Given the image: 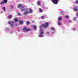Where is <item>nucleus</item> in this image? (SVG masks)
<instances>
[{
	"label": "nucleus",
	"instance_id": "1",
	"mask_svg": "<svg viewBox=\"0 0 78 78\" xmlns=\"http://www.w3.org/2000/svg\"><path fill=\"white\" fill-rule=\"evenodd\" d=\"M49 26V23L48 22H46L44 24H42L40 26V31H43L44 29H42V27L44 28H46L48 27Z\"/></svg>",
	"mask_w": 78,
	"mask_h": 78
},
{
	"label": "nucleus",
	"instance_id": "2",
	"mask_svg": "<svg viewBox=\"0 0 78 78\" xmlns=\"http://www.w3.org/2000/svg\"><path fill=\"white\" fill-rule=\"evenodd\" d=\"M59 0H51V1L54 4L56 5L58 4V2H59Z\"/></svg>",
	"mask_w": 78,
	"mask_h": 78
},
{
	"label": "nucleus",
	"instance_id": "3",
	"mask_svg": "<svg viewBox=\"0 0 78 78\" xmlns=\"http://www.w3.org/2000/svg\"><path fill=\"white\" fill-rule=\"evenodd\" d=\"M8 23L9 24H10L11 27H13V25H14V21H12L11 22L10 21H9Z\"/></svg>",
	"mask_w": 78,
	"mask_h": 78
},
{
	"label": "nucleus",
	"instance_id": "4",
	"mask_svg": "<svg viewBox=\"0 0 78 78\" xmlns=\"http://www.w3.org/2000/svg\"><path fill=\"white\" fill-rule=\"evenodd\" d=\"M29 13H30V12H29L28 10H26L25 12L24 13V16H27V14Z\"/></svg>",
	"mask_w": 78,
	"mask_h": 78
},
{
	"label": "nucleus",
	"instance_id": "5",
	"mask_svg": "<svg viewBox=\"0 0 78 78\" xmlns=\"http://www.w3.org/2000/svg\"><path fill=\"white\" fill-rule=\"evenodd\" d=\"M40 35H39V37H43V35H42V34H44V31H40Z\"/></svg>",
	"mask_w": 78,
	"mask_h": 78
},
{
	"label": "nucleus",
	"instance_id": "6",
	"mask_svg": "<svg viewBox=\"0 0 78 78\" xmlns=\"http://www.w3.org/2000/svg\"><path fill=\"white\" fill-rule=\"evenodd\" d=\"M22 6V4H19L17 6V7L18 8H21Z\"/></svg>",
	"mask_w": 78,
	"mask_h": 78
},
{
	"label": "nucleus",
	"instance_id": "7",
	"mask_svg": "<svg viewBox=\"0 0 78 78\" xmlns=\"http://www.w3.org/2000/svg\"><path fill=\"white\" fill-rule=\"evenodd\" d=\"M19 23H20V25H22V24H23V21H22V20H20V21Z\"/></svg>",
	"mask_w": 78,
	"mask_h": 78
},
{
	"label": "nucleus",
	"instance_id": "8",
	"mask_svg": "<svg viewBox=\"0 0 78 78\" xmlns=\"http://www.w3.org/2000/svg\"><path fill=\"white\" fill-rule=\"evenodd\" d=\"M31 26L34 29H36V26L32 25Z\"/></svg>",
	"mask_w": 78,
	"mask_h": 78
},
{
	"label": "nucleus",
	"instance_id": "9",
	"mask_svg": "<svg viewBox=\"0 0 78 78\" xmlns=\"http://www.w3.org/2000/svg\"><path fill=\"white\" fill-rule=\"evenodd\" d=\"M29 13H30V14H31V13H32V9H31L30 8L29 9Z\"/></svg>",
	"mask_w": 78,
	"mask_h": 78
},
{
	"label": "nucleus",
	"instance_id": "10",
	"mask_svg": "<svg viewBox=\"0 0 78 78\" xmlns=\"http://www.w3.org/2000/svg\"><path fill=\"white\" fill-rule=\"evenodd\" d=\"M3 1L4 3H8V0H3Z\"/></svg>",
	"mask_w": 78,
	"mask_h": 78
},
{
	"label": "nucleus",
	"instance_id": "11",
	"mask_svg": "<svg viewBox=\"0 0 78 78\" xmlns=\"http://www.w3.org/2000/svg\"><path fill=\"white\" fill-rule=\"evenodd\" d=\"M14 21L15 22H18V19L17 18H15L14 19Z\"/></svg>",
	"mask_w": 78,
	"mask_h": 78
},
{
	"label": "nucleus",
	"instance_id": "12",
	"mask_svg": "<svg viewBox=\"0 0 78 78\" xmlns=\"http://www.w3.org/2000/svg\"><path fill=\"white\" fill-rule=\"evenodd\" d=\"M27 27H24L23 29V31H26V30H27Z\"/></svg>",
	"mask_w": 78,
	"mask_h": 78
},
{
	"label": "nucleus",
	"instance_id": "13",
	"mask_svg": "<svg viewBox=\"0 0 78 78\" xmlns=\"http://www.w3.org/2000/svg\"><path fill=\"white\" fill-rule=\"evenodd\" d=\"M30 31V28H28L27 29V28L26 29V32H28V31Z\"/></svg>",
	"mask_w": 78,
	"mask_h": 78
},
{
	"label": "nucleus",
	"instance_id": "14",
	"mask_svg": "<svg viewBox=\"0 0 78 78\" xmlns=\"http://www.w3.org/2000/svg\"><path fill=\"white\" fill-rule=\"evenodd\" d=\"M74 11H78V9H77V8L76 7H75L74 8Z\"/></svg>",
	"mask_w": 78,
	"mask_h": 78
},
{
	"label": "nucleus",
	"instance_id": "15",
	"mask_svg": "<svg viewBox=\"0 0 78 78\" xmlns=\"http://www.w3.org/2000/svg\"><path fill=\"white\" fill-rule=\"evenodd\" d=\"M65 18H66V19H69V16L68 15H66L65 16Z\"/></svg>",
	"mask_w": 78,
	"mask_h": 78
},
{
	"label": "nucleus",
	"instance_id": "16",
	"mask_svg": "<svg viewBox=\"0 0 78 78\" xmlns=\"http://www.w3.org/2000/svg\"><path fill=\"white\" fill-rule=\"evenodd\" d=\"M12 17V16L11 15H9V16H8V17L9 18V19H11V17Z\"/></svg>",
	"mask_w": 78,
	"mask_h": 78
},
{
	"label": "nucleus",
	"instance_id": "17",
	"mask_svg": "<svg viewBox=\"0 0 78 78\" xmlns=\"http://www.w3.org/2000/svg\"><path fill=\"white\" fill-rule=\"evenodd\" d=\"M39 9L40 12H42V9H41V8H40Z\"/></svg>",
	"mask_w": 78,
	"mask_h": 78
},
{
	"label": "nucleus",
	"instance_id": "18",
	"mask_svg": "<svg viewBox=\"0 0 78 78\" xmlns=\"http://www.w3.org/2000/svg\"><path fill=\"white\" fill-rule=\"evenodd\" d=\"M37 4L38 5H41V2H40L38 1L37 2Z\"/></svg>",
	"mask_w": 78,
	"mask_h": 78
},
{
	"label": "nucleus",
	"instance_id": "19",
	"mask_svg": "<svg viewBox=\"0 0 78 78\" xmlns=\"http://www.w3.org/2000/svg\"><path fill=\"white\" fill-rule=\"evenodd\" d=\"M61 19H62V18L61 17H59L58 18V20L59 21H61Z\"/></svg>",
	"mask_w": 78,
	"mask_h": 78
},
{
	"label": "nucleus",
	"instance_id": "20",
	"mask_svg": "<svg viewBox=\"0 0 78 78\" xmlns=\"http://www.w3.org/2000/svg\"><path fill=\"white\" fill-rule=\"evenodd\" d=\"M30 24V22L27 21L26 23V25H29Z\"/></svg>",
	"mask_w": 78,
	"mask_h": 78
},
{
	"label": "nucleus",
	"instance_id": "21",
	"mask_svg": "<svg viewBox=\"0 0 78 78\" xmlns=\"http://www.w3.org/2000/svg\"><path fill=\"white\" fill-rule=\"evenodd\" d=\"M61 14H64V13H65V12L63 11H62L60 12Z\"/></svg>",
	"mask_w": 78,
	"mask_h": 78
},
{
	"label": "nucleus",
	"instance_id": "22",
	"mask_svg": "<svg viewBox=\"0 0 78 78\" xmlns=\"http://www.w3.org/2000/svg\"><path fill=\"white\" fill-rule=\"evenodd\" d=\"M0 4H1V5H3V4H4V2H0Z\"/></svg>",
	"mask_w": 78,
	"mask_h": 78
},
{
	"label": "nucleus",
	"instance_id": "23",
	"mask_svg": "<svg viewBox=\"0 0 78 78\" xmlns=\"http://www.w3.org/2000/svg\"><path fill=\"white\" fill-rule=\"evenodd\" d=\"M58 25H61V22H58Z\"/></svg>",
	"mask_w": 78,
	"mask_h": 78
},
{
	"label": "nucleus",
	"instance_id": "24",
	"mask_svg": "<svg viewBox=\"0 0 78 78\" xmlns=\"http://www.w3.org/2000/svg\"><path fill=\"white\" fill-rule=\"evenodd\" d=\"M3 10L4 11H6V9L5 8V7H3Z\"/></svg>",
	"mask_w": 78,
	"mask_h": 78
},
{
	"label": "nucleus",
	"instance_id": "25",
	"mask_svg": "<svg viewBox=\"0 0 78 78\" xmlns=\"http://www.w3.org/2000/svg\"><path fill=\"white\" fill-rule=\"evenodd\" d=\"M44 16H41V18L42 19H44Z\"/></svg>",
	"mask_w": 78,
	"mask_h": 78
},
{
	"label": "nucleus",
	"instance_id": "26",
	"mask_svg": "<svg viewBox=\"0 0 78 78\" xmlns=\"http://www.w3.org/2000/svg\"><path fill=\"white\" fill-rule=\"evenodd\" d=\"M73 20L75 21H76V18L75 17L73 18Z\"/></svg>",
	"mask_w": 78,
	"mask_h": 78
},
{
	"label": "nucleus",
	"instance_id": "27",
	"mask_svg": "<svg viewBox=\"0 0 78 78\" xmlns=\"http://www.w3.org/2000/svg\"><path fill=\"white\" fill-rule=\"evenodd\" d=\"M76 3L77 4H78V0H76Z\"/></svg>",
	"mask_w": 78,
	"mask_h": 78
},
{
	"label": "nucleus",
	"instance_id": "28",
	"mask_svg": "<svg viewBox=\"0 0 78 78\" xmlns=\"http://www.w3.org/2000/svg\"><path fill=\"white\" fill-rule=\"evenodd\" d=\"M25 11V9H23L21 10V11Z\"/></svg>",
	"mask_w": 78,
	"mask_h": 78
},
{
	"label": "nucleus",
	"instance_id": "29",
	"mask_svg": "<svg viewBox=\"0 0 78 78\" xmlns=\"http://www.w3.org/2000/svg\"><path fill=\"white\" fill-rule=\"evenodd\" d=\"M52 30H55V29L53 28H51Z\"/></svg>",
	"mask_w": 78,
	"mask_h": 78
},
{
	"label": "nucleus",
	"instance_id": "30",
	"mask_svg": "<svg viewBox=\"0 0 78 78\" xmlns=\"http://www.w3.org/2000/svg\"><path fill=\"white\" fill-rule=\"evenodd\" d=\"M46 34H49V32H47L46 33Z\"/></svg>",
	"mask_w": 78,
	"mask_h": 78
},
{
	"label": "nucleus",
	"instance_id": "31",
	"mask_svg": "<svg viewBox=\"0 0 78 78\" xmlns=\"http://www.w3.org/2000/svg\"><path fill=\"white\" fill-rule=\"evenodd\" d=\"M69 22L70 23H71V22H72V20H69Z\"/></svg>",
	"mask_w": 78,
	"mask_h": 78
},
{
	"label": "nucleus",
	"instance_id": "32",
	"mask_svg": "<svg viewBox=\"0 0 78 78\" xmlns=\"http://www.w3.org/2000/svg\"><path fill=\"white\" fill-rule=\"evenodd\" d=\"M73 31H75V28L73 29Z\"/></svg>",
	"mask_w": 78,
	"mask_h": 78
},
{
	"label": "nucleus",
	"instance_id": "33",
	"mask_svg": "<svg viewBox=\"0 0 78 78\" xmlns=\"http://www.w3.org/2000/svg\"><path fill=\"white\" fill-rule=\"evenodd\" d=\"M3 11H2L1 12V14H2V13H3Z\"/></svg>",
	"mask_w": 78,
	"mask_h": 78
},
{
	"label": "nucleus",
	"instance_id": "34",
	"mask_svg": "<svg viewBox=\"0 0 78 78\" xmlns=\"http://www.w3.org/2000/svg\"><path fill=\"white\" fill-rule=\"evenodd\" d=\"M18 15H19V16H20V13H18Z\"/></svg>",
	"mask_w": 78,
	"mask_h": 78
},
{
	"label": "nucleus",
	"instance_id": "35",
	"mask_svg": "<svg viewBox=\"0 0 78 78\" xmlns=\"http://www.w3.org/2000/svg\"><path fill=\"white\" fill-rule=\"evenodd\" d=\"M11 8H13V6H12L11 5Z\"/></svg>",
	"mask_w": 78,
	"mask_h": 78
},
{
	"label": "nucleus",
	"instance_id": "36",
	"mask_svg": "<svg viewBox=\"0 0 78 78\" xmlns=\"http://www.w3.org/2000/svg\"><path fill=\"white\" fill-rule=\"evenodd\" d=\"M23 8H24V7H23V6L21 8V9H22Z\"/></svg>",
	"mask_w": 78,
	"mask_h": 78
},
{
	"label": "nucleus",
	"instance_id": "37",
	"mask_svg": "<svg viewBox=\"0 0 78 78\" xmlns=\"http://www.w3.org/2000/svg\"><path fill=\"white\" fill-rule=\"evenodd\" d=\"M16 25H17V24H16Z\"/></svg>",
	"mask_w": 78,
	"mask_h": 78
}]
</instances>
